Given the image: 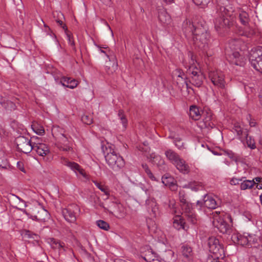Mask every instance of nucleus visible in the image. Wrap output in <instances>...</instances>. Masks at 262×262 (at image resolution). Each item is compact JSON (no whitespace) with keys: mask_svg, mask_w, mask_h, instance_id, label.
I'll return each mask as SVG.
<instances>
[{"mask_svg":"<svg viewBox=\"0 0 262 262\" xmlns=\"http://www.w3.org/2000/svg\"><path fill=\"white\" fill-rule=\"evenodd\" d=\"M217 6L216 13L214 23L215 28L218 32L222 30L229 28L233 25L234 19L233 11L229 7V2L228 0H216Z\"/></svg>","mask_w":262,"mask_h":262,"instance_id":"obj_1","label":"nucleus"},{"mask_svg":"<svg viewBox=\"0 0 262 262\" xmlns=\"http://www.w3.org/2000/svg\"><path fill=\"white\" fill-rule=\"evenodd\" d=\"M101 149L106 162L113 170L117 171L124 167L125 162L123 158L108 143L106 145L102 144Z\"/></svg>","mask_w":262,"mask_h":262,"instance_id":"obj_2","label":"nucleus"},{"mask_svg":"<svg viewBox=\"0 0 262 262\" xmlns=\"http://www.w3.org/2000/svg\"><path fill=\"white\" fill-rule=\"evenodd\" d=\"M165 155L167 159L174 165L181 172L184 174L189 173L190 171L189 166L174 151L171 149H167L165 151Z\"/></svg>","mask_w":262,"mask_h":262,"instance_id":"obj_3","label":"nucleus"},{"mask_svg":"<svg viewBox=\"0 0 262 262\" xmlns=\"http://www.w3.org/2000/svg\"><path fill=\"white\" fill-rule=\"evenodd\" d=\"M190 66L187 70V73L189 75V81L192 85L196 87H200L203 84L204 76L200 69L194 64V60L191 56Z\"/></svg>","mask_w":262,"mask_h":262,"instance_id":"obj_4","label":"nucleus"},{"mask_svg":"<svg viewBox=\"0 0 262 262\" xmlns=\"http://www.w3.org/2000/svg\"><path fill=\"white\" fill-rule=\"evenodd\" d=\"M195 32L192 38L194 45L200 49L205 50L208 48L210 39L209 33L202 28L195 29Z\"/></svg>","mask_w":262,"mask_h":262,"instance_id":"obj_5","label":"nucleus"},{"mask_svg":"<svg viewBox=\"0 0 262 262\" xmlns=\"http://www.w3.org/2000/svg\"><path fill=\"white\" fill-rule=\"evenodd\" d=\"M60 162L62 164L68 167L82 181L86 182L90 180V176L85 171L84 169L78 163L71 161L64 157H61Z\"/></svg>","mask_w":262,"mask_h":262,"instance_id":"obj_6","label":"nucleus"},{"mask_svg":"<svg viewBox=\"0 0 262 262\" xmlns=\"http://www.w3.org/2000/svg\"><path fill=\"white\" fill-rule=\"evenodd\" d=\"M220 212L217 211L213 213V225L220 232L230 235L232 232V229L224 221L222 215H220Z\"/></svg>","mask_w":262,"mask_h":262,"instance_id":"obj_7","label":"nucleus"},{"mask_svg":"<svg viewBox=\"0 0 262 262\" xmlns=\"http://www.w3.org/2000/svg\"><path fill=\"white\" fill-rule=\"evenodd\" d=\"M249 60L252 66L262 73V47L252 49L250 53Z\"/></svg>","mask_w":262,"mask_h":262,"instance_id":"obj_8","label":"nucleus"},{"mask_svg":"<svg viewBox=\"0 0 262 262\" xmlns=\"http://www.w3.org/2000/svg\"><path fill=\"white\" fill-rule=\"evenodd\" d=\"M80 211L79 207L75 204L69 205L66 208L62 210V214L64 219L69 223H75L77 215Z\"/></svg>","mask_w":262,"mask_h":262,"instance_id":"obj_9","label":"nucleus"},{"mask_svg":"<svg viewBox=\"0 0 262 262\" xmlns=\"http://www.w3.org/2000/svg\"><path fill=\"white\" fill-rule=\"evenodd\" d=\"M209 78L213 85L218 88L225 89L226 83L225 75L220 71H212L209 73Z\"/></svg>","mask_w":262,"mask_h":262,"instance_id":"obj_10","label":"nucleus"},{"mask_svg":"<svg viewBox=\"0 0 262 262\" xmlns=\"http://www.w3.org/2000/svg\"><path fill=\"white\" fill-rule=\"evenodd\" d=\"M208 244L210 252L214 254L217 258L224 255V247L220 244L218 239L211 237L208 239Z\"/></svg>","mask_w":262,"mask_h":262,"instance_id":"obj_11","label":"nucleus"},{"mask_svg":"<svg viewBox=\"0 0 262 262\" xmlns=\"http://www.w3.org/2000/svg\"><path fill=\"white\" fill-rule=\"evenodd\" d=\"M15 143L18 149L25 154L30 153L32 150L34 142L24 136H19L15 139Z\"/></svg>","mask_w":262,"mask_h":262,"instance_id":"obj_12","label":"nucleus"},{"mask_svg":"<svg viewBox=\"0 0 262 262\" xmlns=\"http://www.w3.org/2000/svg\"><path fill=\"white\" fill-rule=\"evenodd\" d=\"M60 133L59 141L57 144V147L60 150L64 151H69L71 150L72 147L71 145L70 141L68 137L64 135V132H62V129L59 128Z\"/></svg>","mask_w":262,"mask_h":262,"instance_id":"obj_13","label":"nucleus"},{"mask_svg":"<svg viewBox=\"0 0 262 262\" xmlns=\"http://www.w3.org/2000/svg\"><path fill=\"white\" fill-rule=\"evenodd\" d=\"M248 237V233H244L242 235L239 233L234 232L231 235V239L236 244L248 247V244H249Z\"/></svg>","mask_w":262,"mask_h":262,"instance_id":"obj_14","label":"nucleus"},{"mask_svg":"<svg viewBox=\"0 0 262 262\" xmlns=\"http://www.w3.org/2000/svg\"><path fill=\"white\" fill-rule=\"evenodd\" d=\"M229 61L236 66H244L245 63L246 58L241 55L238 52H233L231 54H228Z\"/></svg>","mask_w":262,"mask_h":262,"instance_id":"obj_15","label":"nucleus"},{"mask_svg":"<svg viewBox=\"0 0 262 262\" xmlns=\"http://www.w3.org/2000/svg\"><path fill=\"white\" fill-rule=\"evenodd\" d=\"M196 204L201 207L204 206L208 209H215L217 206V204L215 199L211 195H206L204 196L203 202L198 201Z\"/></svg>","mask_w":262,"mask_h":262,"instance_id":"obj_16","label":"nucleus"},{"mask_svg":"<svg viewBox=\"0 0 262 262\" xmlns=\"http://www.w3.org/2000/svg\"><path fill=\"white\" fill-rule=\"evenodd\" d=\"M203 121L201 123L200 126L202 128H207L210 129L215 126V124L212 122L213 116L211 112H203Z\"/></svg>","mask_w":262,"mask_h":262,"instance_id":"obj_17","label":"nucleus"},{"mask_svg":"<svg viewBox=\"0 0 262 262\" xmlns=\"http://www.w3.org/2000/svg\"><path fill=\"white\" fill-rule=\"evenodd\" d=\"M32 145V150L35 151L39 156L43 157L50 152L48 146L44 143L34 142Z\"/></svg>","mask_w":262,"mask_h":262,"instance_id":"obj_18","label":"nucleus"},{"mask_svg":"<svg viewBox=\"0 0 262 262\" xmlns=\"http://www.w3.org/2000/svg\"><path fill=\"white\" fill-rule=\"evenodd\" d=\"M176 75H177L176 78V83L178 86V88L182 90V89L184 88L185 85L186 86L187 90L191 89L190 86H189L188 84L187 83V81L186 80V77L185 76L184 73L180 69H177L176 71Z\"/></svg>","mask_w":262,"mask_h":262,"instance_id":"obj_19","label":"nucleus"},{"mask_svg":"<svg viewBox=\"0 0 262 262\" xmlns=\"http://www.w3.org/2000/svg\"><path fill=\"white\" fill-rule=\"evenodd\" d=\"M107 57L109 59V61L106 62L105 70L108 74H113L118 69L117 60L115 56L108 55Z\"/></svg>","mask_w":262,"mask_h":262,"instance_id":"obj_20","label":"nucleus"},{"mask_svg":"<svg viewBox=\"0 0 262 262\" xmlns=\"http://www.w3.org/2000/svg\"><path fill=\"white\" fill-rule=\"evenodd\" d=\"M199 28H195L192 23L189 20H185L183 24V31L188 38H192L195 34V29Z\"/></svg>","mask_w":262,"mask_h":262,"instance_id":"obj_21","label":"nucleus"},{"mask_svg":"<svg viewBox=\"0 0 262 262\" xmlns=\"http://www.w3.org/2000/svg\"><path fill=\"white\" fill-rule=\"evenodd\" d=\"M233 130L235 132L238 136V138L243 142H244L246 136H247L248 131L244 128L239 122H236L234 124Z\"/></svg>","mask_w":262,"mask_h":262,"instance_id":"obj_22","label":"nucleus"},{"mask_svg":"<svg viewBox=\"0 0 262 262\" xmlns=\"http://www.w3.org/2000/svg\"><path fill=\"white\" fill-rule=\"evenodd\" d=\"M49 214L48 212L43 209L41 208L37 211V213L34 216H31L32 220H36L39 222H45L46 220L49 219Z\"/></svg>","mask_w":262,"mask_h":262,"instance_id":"obj_23","label":"nucleus"},{"mask_svg":"<svg viewBox=\"0 0 262 262\" xmlns=\"http://www.w3.org/2000/svg\"><path fill=\"white\" fill-rule=\"evenodd\" d=\"M60 82L63 86L72 89L78 85V81L70 77H63L61 78Z\"/></svg>","mask_w":262,"mask_h":262,"instance_id":"obj_24","label":"nucleus"},{"mask_svg":"<svg viewBox=\"0 0 262 262\" xmlns=\"http://www.w3.org/2000/svg\"><path fill=\"white\" fill-rule=\"evenodd\" d=\"M203 112L200 110L199 107L195 105H192L189 108V116L194 120H198L200 119Z\"/></svg>","mask_w":262,"mask_h":262,"instance_id":"obj_25","label":"nucleus"},{"mask_svg":"<svg viewBox=\"0 0 262 262\" xmlns=\"http://www.w3.org/2000/svg\"><path fill=\"white\" fill-rule=\"evenodd\" d=\"M162 182L165 186H168L171 190L175 191L177 190L178 186L174 183L172 177L164 176L162 178Z\"/></svg>","mask_w":262,"mask_h":262,"instance_id":"obj_26","label":"nucleus"},{"mask_svg":"<svg viewBox=\"0 0 262 262\" xmlns=\"http://www.w3.org/2000/svg\"><path fill=\"white\" fill-rule=\"evenodd\" d=\"M158 18L159 21L163 25H167L171 21L170 16L164 9H162L159 12Z\"/></svg>","mask_w":262,"mask_h":262,"instance_id":"obj_27","label":"nucleus"},{"mask_svg":"<svg viewBox=\"0 0 262 262\" xmlns=\"http://www.w3.org/2000/svg\"><path fill=\"white\" fill-rule=\"evenodd\" d=\"M173 227L178 230L183 229L187 230L184 220L180 217H177L173 222Z\"/></svg>","mask_w":262,"mask_h":262,"instance_id":"obj_28","label":"nucleus"},{"mask_svg":"<svg viewBox=\"0 0 262 262\" xmlns=\"http://www.w3.org/2000/svg\"><path fill=\"white\" fill-rule=\"evenodd\" d=\"M182 254L184 257L190 259L192 256L191 248L187 245H183L181 247Z\"/></svg>","mask_w":262,"mask_h":262,"instance_id":"obj_29","label":"nucleus"},{"mask_svg":"<svg viewBox=\"0 0 262 262\" xmlns=\"http://www.w3.org/2000/svg\"><path fill=\"white\" fill-rule=\"evenodd\" d=\"M255 184V182L254 180H243L241 183L240 188L242 190H246L247 189H250L253 187V186Z\"/></svg>","mask_w":262,"mask_h":262,"instance_id":"obj_30","label":"nucleus"},{"mask_svg":"<svg viewBox=\"0 0 262 262\" xmlns=\"http://www.w3.org/2000/svg\"><path fill=\"white\" fill-rule=\"evenodd\" d=\"M93 182L95 184L96 187L100 189L102 192H103L104 194L106 196V198L105 199H108L110 196V190L108 188L104 185L102 184L101 183H99L96 181H93Z\"/></svg>","mask_w":262,"mask_h":262,"instance_id":"obj_31","label":"nucleus"},{"mask_svg":"<svg viewBox=\"0 0 262 262\" xmlns=\"http://www.w3.org/2000/svg\"><path fill=\"white\" fill-rule=\"evenodd\" d=\"M31 128H32L33 130L37 135L41 136L45 134V129L43 127L36 122L33 123L31 125Z\"/></svg>","mask_w":262,"mask_h":262,"instance_id":"obj_32","label":"nucleus"},{"mask_svg":"<svg viewBox=\"0 0 262 262\" xmlns=\"http://www.w3.org/2000/svg\"><path fill=\"white\" fill-rule=\"evenodd\" d=\"M258 238L255 235L249 234L248 247H256V244L258 243Z\"/></svg>","mask_w":262,"mask_h":262,"instance_id":"obj_33","label":"nucleus"},{"mask_svg":"<svg viewBox=\"0 0 262 262\" xmlns=\"http://www.w3.org/2000/svg\"><path fill=\"white\" fill-rule=\"evenodd\" d=\"M185 187L189 188L194 191H196L202 189V185L197 182H190L186 185Z\"/></svg>","mask_w":262,"mask_h":262,"instance_id":"obj_34","label":"nucleus"},{"mask_svg":"<svg viewBox=\"0 0 262 262\" xmlns=\"http://www.w3.org/2000/svg\"><path fill=\"white\" fill-rule=\"evenodd\" d=\"M247 144L248 147H250L251 149H254L256 148L255 141L253 138L252 137L249 136L248 133L247 134V136L245 137L244 142Z\"/></svg>","mask_w":262,"mask_h":262,"instance_id":"obj_35","label":"nucleus"},{"mask_svg":"<svg viewBox=\"0 0 262 262\" xmlns=\"http://www.w3.org/2000/svg\"><path fill=\"white\" fill-rule=\"evenodd\" d=\"M239 18L240 21L244 25L248 24L249 18L248 13L245 11H243L239 14Z\"/></svg>","mask_w":262,"mask_h":262,"instance_id":"obj_36","label":"nucleus"},{"mask_svg":"<svg viewBox=\"0 0 262 262\" xmlns=\"http://www.w3.org/2000/svg\"><path fill=\"white\" fill-rule=\"evenodd\" d=\"M118 116L119 119L121 121V122L122 124L123 128L125 129L127 125V120L126 118L125 115H124L122 110L119 111Z\"/></svg>","mask_w":262,"mask_h":262,"instance_id":"obj_37","label":"nucleus"},{"mask_svg":"<svg viewBox=\"0 0 262 262\" xmlns=\"http://www.w3.org/2000/svg\"><path fill=\"white\" fill-rule=\"evenodd\" d=\"M97 225L101 229L107 231L110 229L109 224L104 221L98 220L96 222Z\"/></svg>","mask_w":262,"mask_h":262,"instance_id":"obj_38","label":"nucleus"},{"mask_svg":"<svg viewBox=\"0 0 262 262\" xmlns=\"http://www.w3.org/2000/svg\"><path fill=\"white\" fill-rule=\"evenodd\" d=\"M51 244L52 246L54 248H58L59 249H60V248H62L63 250H65L64 248V244L62 242H60L53 238L51 240Z\"/></svg>","mask_w":262,"mask_h":262,"instance_id":"obj_39","label":"nucleus"},{"mask_svg":"<svg viewBox=\"0 0 262 262\" xmlns=\"http://www.w3.org/2000/svg\"><path fill=\"white\" fill-rule=\"evenodd\" d=\"M182 209L184 210L185 215L192 212V205L189 202L181 204Z\"/></svg>","mask_w":262,"mask_h":262,"instance_id":"obj_40","label":"nucleus"},{"mask_svg":"<svg viewBox=\"0 0 262 262\" xmlns=\"http://www.w3.org/2000/svg\"><path fill=\"white\" fill-rule=\"evenodd\" d=\"M185 215L187 217L188 221L191 223L192 224H195L196 223V216L192 212L189 213L188 214H187Z\"/></svg>","mask_w":262,"mask_h":262,"instance_id":"obj_41","label":"nucleus"},{"mask_svg":"<svg viewBox=\"0 0 262 262\" xmlns=\"http://www.w3.org/2000/svg\"><path fill=\"white\" fill-rule=\"evenodd\" d=\"M62 28L65 30V32H66V35H67V37L68 39V41H69V43L71 46H74L75 45V43H74V39H73V37L71 35V34L68 32V28L67 27H66V26H63L62 27Z\"/></svg>","mask_w":262,"mask_h":262,"instance_id":"obj_42","label":"nucleus"},{"mask_svg":"<svg viewBox=\"0 0 262 262\" xmlns=\"http://www.w3.org/2000/svg\"><path fill=\"white\" fill-rule=\"evenodd\" d=\"M194 4L202 7H205L210 3V0H193Z\"/></svg>","mask_w":262,"mask_h":262,"instance_id":"obj_43","label":"nucleus"},{"mask_svg":"<svg viewBox=\"0 0 262 262\" xmlns=\"http://www.w3.org/2000/svg\"><path fill=\"white\" fill-rule=\"evenodd\" d=\"M175 146L179 149L184 148V143L182 140L179 138H176L173 141Z\"/></svg>","mask_w":262,"mask_h":262,"instance_id":"obj_44","label":"nucleus"},{"mask_svg":"<svg viewBox=\"0 0 262 262\" xmlns=\"http://www.w3.org/2000/svg\"><path fill=\"white\" fill-rule=\"evenodd\" d=\"M81 120L84 123L88 125H90L93 122V119L92 117L86 115H84L81 117Z\"/></svg>","mask_w":262,"mask_h":262,"instance_id":"obj_45","label":"nucleus"},{"mask_svg":"<svg viewBox=\"0 0 262 262\" xmlns=\"http://www.w3.org/2000/svg\"><path fill=\"white\" fill-rule=\"evenodd\" d=\"M255 182L256 187L258 189H262V179L260 177H256L253 179Z\"/></svg>","mask_w":262,"mask_h":262,"instance_id":"obj_46","label":"nucleus"},{"mask_svg":"<svg viewBox=\"0 0 262 262\" xmlns=\"http://www.w3.org/2000/svg\"><path fill=\"white\" fill-rule=\"evenodd\" d=\"M22 235L25 237L29 238H33L34 235H35V234L32 233L31 232H30L29 230H25L23 231Z\"/></svg>","mask_w":262,"mask_h":262,"instance_id":"obj_47","label":"nucleus"},{"mask_svg":"<svg viewBox=\"0 0 262 262\" xmlns=\"http://www.w3.org/2000/svg\"><path fill=\"white\" fill-rule=\"evenodd\" d=\"M179 199H180V201L181 204H184V203L187 202V201H186V200L185 199V194L183 192H179Z\"/></svg>","mask_w":262,"mask_h":262,"instance_id":"obj_48","label":"nucleus"},{"mask_svg":"<svg viewBox=\"0 0 262 262\" xmlns=\"http://www.w3.org/2000/svg\"><path fill=\"white\" fill-rule=\"evenodd\" d=\"M242 181V179H237L233 178L230 180V184L231 185H236L239 184V182Z\"/></svg>","mask_w":262,"mask_h":262,"instance_id":"obj_49","label":"nucleus"},{"mask_svg":"<svg viewBox=\"0 0 262 262\" xmlns=\"http://www.w3.org/2000/svg\"><path fill=\"white\" fill-rule=\"evenodd\" d=\"M149 178L152 180V181H158L156 179V178L154 176V175L152 174L151 171L150 170L148 171L147 172H146Z\"/></svg>","mask_w":262,"mask_h":262,"instance_id":"obj_50","label":"nucleus"},{"mask_svg":"<svg viewBox=\"0 0 262 262\" xmlns=\"http://www.w3.org/2000/svg\"><path fill=\"white\" fill-rule=\"evenodd\" d=\"M254 31L253 30H250L248 33L245 32L244 35L248 37H250L254 34Z\"/></svg>","mask_w":262,"mask_h":262,"instance_id":"obj_51","label":"nucleus"},{"mask_svg":"<svg viewBox=\"0 0 262 262\" xmlns=\"http://www.w3.org/2000/svg\"><path fill=\"white\" fill-rule=\"evenodd\" d=\"M142 166L143 168V169L144 170L145 172H147L148 171L150 170V169H149L148 166L147 165V164H142Z\"/></svg>","mask_w":262,"mask_h":262,"instance_id":"obj_52","label":"nucleus"},{"mask_svg":"<svg viewBox=\"0 0 262 262\" xmlns=\"http://www.w3.org/2000/svg\"><path fill=\"white\" fill-rule=\"evenodd\" d=\"M256 122L254 121H250L249 122V125L251 127H254L256 125Z\"/></svg>","mask_w":262,"mask_h":262,"instance_id":"obj_53","label":"nucleus"},{"mask_svg":"<svg viewBox=\"0 0 262 262\" xmlns=\"http://www.w3.org/2000/svg\"><path fill=\"white\" fill-rule=\"evenodd\" d=\"M225 217L227 218V219H228L231 223L232 222V217H231V216L230 215H229V214H226L225 215Z\"/></svg>","mask_w":262,"mask_h":262,"instance_id":"obj_54","label":"nucleus"},{"mask_svg":"<svg viewBox=\"0 0 262 262\" xmlns=\"http://www.w3.org/2000/svg\"><path fill=\"white\" fill-rule=\"evenodd\" d=\"M56 22L60 25L61 27H63V26H66L65 25H63V22L61 20H56Z\"/></svg>","mask_w":262,"mask_h":262,"instance_id":"obj_55","label":"nucleus"},{"mask_svg":"<svg viewBox=\"0 0 262 262\" xmlns=\"http://www.w3.org/2000/svg\"><path fill=\"white\" fill-rule=\"evenodd\" d=\"M165 3L167 4H170L172 3L174 0H163Z\"/></svg>","mask_w":262,"mask_h":262,"instance_id":"obj_56","label":"nucleus"},{"mask_svg":"<svg viewBox=\"0 0 262 262\" xmlns=\"http://www.w3.org/2000/svg\"><path fill=\"white\" fill-rule=\"evenodd\" d=\"M237 41H236V40H235V41H231V43H230V45L231 46V45H234L235 43H237Z\"/></svg>","mask_w":262,"mask_h":262,"instance_id":"obj_57","label":"nucleus"},{"mask_svg":"<svg viewBox=\"0 0 262 262\" xmlns=\"http://www.w3.org/2000/svg\"><path fill=\"white\" fill-rule=\"evenodd\" d=\"M0 168L3 169H7V166H2L1 164H0Z\"/></svg>","mask_w":262,"mask_h":262,"instance_id":"obj_58","label":"nucleus"},{"mask_svg":"<svg viewBox=\"0 0 262 262\" xmlns=\"http://www.w3.org/2000/svg\"><path fill=\"white\" fill-rule=\"evenodd\" d=\"M23 212L24 213L26 214L28 216H29V214L26 211V210H23Z\"/></svg>","mask_w":262,"mask_h":262,"instance_id":"obj_59","label":"nucleus"},{"mask_svg":"<svg viewBox=\"0 0 262 262\" xmlns=\"http://www.w3.org/2000/svg\"><path fill=\"white\" fill-rule=\"evenodd\" d=\"M260 200L261 204L262 205V194L260 195Z\"/></svg>","mask_w":262,"mask_h":262,"instance_id":"obj_60","label":"nucleus"},{"mask_svg":"<svg viewBox=\"0 0 262 262\" xmlns=\"http://www.w3.org/2000/svg\"><path fill=\"white\" fill-rule=\"evenodd\" d=\"M100 52L101 53H105V52L104 51H103V50H102V49H100Z\"/></svg>","mask_w":262,"mask_h":262,"instance_id":"obj_61","label":"nucleus"},{"mask_svg":"<svg viewBox=\"0 0 262 262\" xmlns=\"http://www.w3.org/2000/svg\"><path fill=\"white\" fill-rule=\"evenodd\" d=\"M155 159H159V158H160V157L159 156H157L156 157L154 158Z\"/></svg>","mask_w":262,"mask_h":262,"instance_id":"obj_62","label":"nucleus"},{"mask_svg":"<svg viewBox=\"0 0 262 262\" xmlns=\"http://www.w3.org/2000/svg\"><path fill=\"white\" fill-rule=\"evenodd\" d=\"M109 29H110V30H111L112 33L113 34V31H112V30H111V27H110V26H109Z\"/></svg>","mask_w":262,"mask_h":262,"instance_id":"obj_63","label":"nucleus"},{"mask_svg":"<svg viewBox=\"0 0 262 262\" xmlns=\"http://www.w3.org/2000/svg\"><path fill=\"white\" fill-rule=\"evenodd\" d=\"M163 162H164V161H163V160H161V164H162Z\"/></svg>","mask_w":262,"mask_h":262,"instance_id":"obj_64","label":"nucleus"}]
</instances>
